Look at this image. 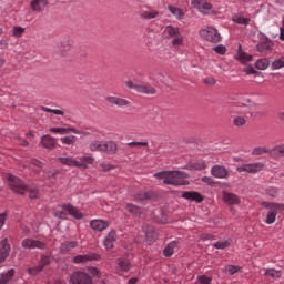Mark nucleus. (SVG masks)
I'll list each match as a JSON object with an SVG mask.
<instances>
[{"mask_svg":"<svg viewBox=\"0 0 284 284\" xmlns=\"http://www.w3.org/2000/svg\"><path fill=\"white\" fill-rule=\"evenodd\" d=\"M100 170L102 172H110V170H114V166H112L110 164L102 163V164H100Z\"/></svg>","mask_w":284,"mask_h":284,"instance_id":"57","label":"nucleus"},{"mask_svg":"<svg viewBox=\"0 0 284 284\" xmlns=\"http://www.w3.org/2000/svg\"><path fill=\"white\" fill-rule=\"evenodd\" d=\"M144 234L148 243H154V241H156V231H154L153 226H146L144 229Z\"/></svg>","mask_w":284,"mask_h":284,"instance_id":"28","label":"nucleus"},{"mask_svg":"<svg viewBox=\"0 0 284 284\" xmlns=\"http://www.w3.org/2000/svg\"><path fill=\"white\" fill-rule=\"evenodd\" d=\"M176 250H179V243H176V241L170 242L163 250V254L164 256H172V254H174V252H176Z\"/></svg>","mask_w":284,"mask_h":284,"instance_id":"29","label":"nucleus"},{"mask_svg":"<svg viewBox=\"0 0 284 284\" xmlns=\"http://www.w3.org/2000/svg\"><path fill=\"white\" fill-rule=\"evenodd\" d=\"M148 199H150V194L149 193L140 192L136 195H134V201H145Z\"/></svg>","mask_w":284,"mask_h":284,"instance_id":"53","label":"nucleus"},{"mask_svg":"<svg viewBox=\"0 0 284 284\" xmlns=\"http://www.w3.org/2000/svg\"><path fill=\"white\" fill-rule=\"evenodd\" d=\"M256 70H267L270 68V60L267 58L258 59L255 62Z\"/></svg>","mask_w":284,"mask_h":284,"instance_id":"36","label":"nucleus"},{"mask_svg":"<svg viewBox=\"0 0 284 284\" xmlns=\"http://www.w3.org/2000/svg\"><path fill=\"white\" fill-rule=\"evenodd\" d=\"M211 174L215 179H227V176H230V172L223 165H214L211 169Z\"/></svg>","mask_w":284,"mask_h":284,"instance_id":"16","label":"nucleus"},{"mask_svg":"<svg viewBox=\"0 0 284 284\" xmlns=\"http://www.w3.org/2000/svg\"><path fill=\"white\" fill-rule=\"evenodd\" d=\"M182 199L186 201H195V203L203 202V195L196 191H185L182 193Z\"/></svg>","mask_w":284,"mask_h":284,"instance_id":"18","label":"nucleus"},{"mask_svg":"<svg viewBox=\"0 0 284 284\" xmlns=\"http://www.w3.org/2000/svg\"><path fill=\"white\" fill-rule=\"evenodd\" d=\"M103 148H104V142L99 140H94L89 144V150L91 152H103Z\"/></svg>","mask_w":284,"mask_h":284,"instance_id":"31","label":"nucleus"},{"mask_svg":"<svg viewBox=\"0 0 284 284\" xmlns=\"http://www.w3.org/2000/svg\"><path fill=\"white\" fill-rule=\"evenodd\" d=\"M143 146V148H146L148 145V142H130L128 143V146L129 148H139V146Z\"/></svg>","mask_w":284,"mask_h":284,"instance_id":"55","label":"nucleus"},{"mask_svg":"<svg viewBox=\"0 0 284 284\" xmlns=\"http://www.w3.org/2000/svg\"><path fill=\"white\" fill-rule=\"evenodd\" d=\"M265 169V164L263 162H256L251 164H242L237 166V172H247L248 174H256L258 172H262V170Z\"/></svg>","mask_w":284,"mask_h":284,"instance_id":"10","label":"nucleus"},{"mask_svg":"<svg viewBox=\"0 0 284 284\" xmlns=\"http://www.w3.org/2000/svg\"><path fill=\"white\" fill-rule=\"evenodd\" d=\"M155 179H162L166 185H189L187 174L181 171H162L154 174Z\"/></svg>","mask_w":284,"mask_h":284,"instance_id":"1","label":"nucleus"},{"mask_svg":"<svg viewBox=\"0 0 284 284\" xmlns=\"http://www.w3.org/2000/svg\"><path fill=\"white\" fill-rule=\"evenodd\" d=\"M266 194L268 196H272L273 199H276V196H278V189H276L275 186H268L266 189Z\"/></svg>","mask_w":284,"mask_h":284,"instance_id":"50","label":"nucleus"},{"mask_svg":"<svg viewBox=\"0 0 284 284\" xmlns=\"http://www.w3.org/2000/svg\"><path fill=\"white\" fill-rule=\"evenodd\" d=\"M231 245H232V239H226V240L215 242L213 244V247H215V250H227V247H230Z\"/></svg>","mask_w":284,"mask_h":284,"instance_id":"35","label":"nucleus"},{"mask_svg":"<svg viewBox=\"0 0 284 284\" xmlns=\"http://www.w3.org/2000/svg\"><path fill=\"white\" fill-rule=\"evenodd\" d=\"M239 270H241V267H239V266H234V265L226 266V272H229V274H231V276H234V274H236V272H239Z\"/></svg>","mask_w":284,"mask_h":284,"instance_id":"54","label":"nucleus"},{"mask_svg":"<svg viewBox=\"0 0 284 284\" xmlns=\"http://www.w3.org/2000/svg\"><path fill=\"white\" fill-rule=\"evenodd\" d=\"M187 170H205V168H207V164H205V161L200 160L197 162H191L190 164H187Z\"/></svg>","mask_w":284,"mask_h":284,"instance_id":"34","label":"nucleus"},{"mask_svg":"<svg viewBox=\"0 0 284 284\" xmlns=\"http://www.w3.org/2000/svg\"><path fill=\"white\" fill-rule=\"evenodd\" d=\"M271 65L272 70H281V68H284V57L275 59Z\"/></svg>","mask_w":284,"mask_h":284,"instance_id":"44","label":"nucleus"},{"mask_svg":"<svg viewBox=\"0 0 284 284\" xmlns=\"http://www.w3.org/2000/svg\"><path fill=\"white\" fill-rule=\"evenodd\" d=\"M41 143L47 150H54L57 148V140L48 134L41 138Z\"/></svg>","mask_w":284,"mask_h":284,"instance_id":"21","label":"nucleus"},{"mask_svg":"<svg viewBox=\"0 0 284 284\" xmlns=\"http://www.w3.org/2000/svg\"><path fill=\"white\" fill-rule=\"evenodd\" d=\"M114 243H116V232L111 231L105 236V239L103 241V245H104L105 250H112V247H114Z\"/></svg>","mask_w":284,"mask_h":284,"instance_id":"20","label":"nucleus"},{"mask_svg":"<svg viewBox=\"0 0 284 284\" xmlns=\"http://www.w3.org/2000/svg\"><path fill=\"white\" fill-rule=\"evenodd\" d=\"M140 17H141V19H145L146 21H150V20L156 19V17H159V11H156L154 9L141 10Z\"/></svg>","mask_w":284,"mask_h":284,"instance_id":"26","label":"nucleus"},{"mask_svg":"<svg viewBox=\"0 0 284 284\" xmlns=\"http://www.w3.org/2000/svg\"><path fill=\"white\" fill-rule=\"evenodd\" d=\"M61 143L64 145H74L77 143V136L74 135H69L60 139Z\"/></svg>","mask_w":284,"mask_h":284,"instance_id":"45","label":"nucleus"},{"mask_svg":"<svg viewBox=\"0 0 284 284\" xmlns=\"http://www.w3.org/2000/svg\"><path fill=\"white\" fill-rule=\"evenodd\" d=\"M126 88L130 90H135V92H140L141 94H156V89L150 84H134L132 81L125 82Z\"/></svg>","mask_w":284,"mask_h":284,"instance_id":"7","label":"nucleus"},{"mask_svg":"<svg viewBox=\"0 0 284 284\" xmlns=\"http://www.w3.org/2000/svg\"><path fill=\"white\" fill-rule=\"evenodd\" d=\"M10 243L8 239L0 241V263H6V258L10 256Z\"/></svg>","mask_w":284,"mask_h":284,"instance_id":"15","label":"nucleus"},{"mask_svg":"<svg viewBox=\"0 0 284 284\" xmlns=\"http://www.w3.org/2000/svg\"><path fill=\"white\" fill-rule=\"evenodd\" d=\"M270 150H267V148L265 146H256L253 151H252V156H263V154H268Z\"/></svg>","mask_w":284,"mask_h":284,"instance_id":"40","label":"nucleus"},{"mask_svg":"<svg viewBox=\"0 0 284 284\" xmlns=\"http://www.w3.org/2000/svg\"><path fill=\"white\" fill-rule=\"evenodd\" d=\"M72 284H93L92 277L83 271H77L70 276Z\"/></svg>","mask_w":284,"mask_h":284,"instance_id":"9","label":"nucleus"},{"mask_svg":"<svg viewBox=\"0 0 284 284\" xmlns=\"http://www.w3.org/2000/svg\"><path fill=\"white\" fill-rule=\"evenodd\" d=\"M90 227L95 232H103V230H108V227H110V222L105 220H93L90 222Z\"/></svg>","mask_w":284,"mask_h":284,"instance_id":"17","label":"nucleus"},{"mask_svg":"<svg viewBox=\"0 0 284 284\" xmlns=\"http://www.w3.org/2000/svg\"><path fill=\"white\" fill-rule=\"evenodd\" d=\"M178 34H181V31L179 30V28L173 26H166L163 31V37L165 39H174Z\"/></svg>","mask_w":284,"mask_h":284,"instance_id":"24","label":"nucleus"},{"mask_svg":"<svg viewBox=\"0 0 284 284\" xmlns=\"http://www.w3.org/2000/svg\"><path fill=\"white\" fill-rule=\"evenodd\" d=\"M183 42H184L183 34L178 33V34L173 38V40H172V45H173V48H181V45H183Z\"/></svg>","mask_w":284,"mask_h":284,"instance_id":"43","label":"nucleus"},{"mask_svg":"<svg viewBox=\"0 0 284 284\" xmlns=\"http://www.w3.org/2000/svg\"><path fill=\"white\" fill-rule=\"evenodd\" d=\"M105 101L111 105H118V108H125L130 105V101L118 97H106Z\"/></svg>","mask_w":284,"mask_h":284,"instance_id":"19","label":"nucleus"},{"mask_svg":"<svg viewBox=\"0 0 284 284\" xmlns=\"http://www.w3.org/2000/svg\"><path fill=\"white\" fill-rule=\"evenodd\" d=\"M202 182L206 183V185H213L214 184V180L212 178H209V176L202 178Z\"/></svg>","mask_w":284,"mask_h":284,"instance_id":"60","label":"nucleus"},{"mask_svg":"<svg viewBox=\"0 0 284 284\" xmlns=\"http://www.w3.org/2000/svg\"><path fill=\"white\" fill-rule=\"evenodd\" d=\"M118 267L119 270H121V272H130V270L132 268V265L130 264V262L120 258L118 260Z\"/></svg>","mask_w":284,"mask_h":284,"instance_id":"38","label":"nucleus"},{"mask_svg":"<svg viewBox=\"0 0 284 284\" xmlns=\"http://www.w3.org/2000/svg\"><path fill=\"white\" fill-rule=\"evenodd\" d=\"M49 132H52L53 134H60L61 136L70 134V132H73V134H79V131H77L74 128H51L49 129Z\"/></svg>","mask_w":284,"mask_h":284,"instance_id":"25","label":"nucleus"},{"mask_svg":"<svg viewBox=\"0 0 284 284\" xmlns=\"http://www.w3.org/2000/svg\"><path fill=\"white\" fill-rule=\"evenodd\" d=\"M245 123H247V116L236 115L233 118V125H235V128H243Z\"/></svg>","mask_w":284,"mask_h":284,"instance_id":"37","label":"nucleus"},{"mask_svg":"<svg viewBox=\"0 0 284 284\" xmlns=\"http://www.w3.org/2000/svg\"><path fill=\"white\" fill-rule=\"evenodd\" d=\"M23 32H26V28H23V27H14L12 30V34L17 39L21 38Z\"/></svg>","mask_w":284,"mask_h":284,"instance_id":"47","label":"nucleus"},{"mask_svg":"<svg viewBox=\"0 0 284 284\" xmlns=\"http://www.w3.org/2000/svg\"><path fill=\"white\" fill-rule=\"evenodd\" d=\"M99 258H101V256L97 253H87L83 255L74 256L73 263H75L77 265L85 264V263H90L91 261H99Z\"/></svg>","mask_w":284,"mask_h":284,"instance_id":"11","label":"nucleus"},{"mask_svg":"<svg viewBox=\"0 0 284 284\" xmlns=\"http://www.w3.org/2000/svg\"><path fill=\"white\" fill-rule=\"evenodd\" d=\"M272 152L274 156H284V144L275 146Z\"/></svg>","mask_w":284,"mask_h":284,"instance_id":"48","label":"nucleus"},{"mask_svg":"<svg viewBox=\"0 0 284 284\" xmlns=\"http://www.w3.org/2000/svg\"><path fill=\"white\" fill-rule=\"evenodd\" d=\"M48 2L45 0H33L31 1V8L34 12H41L45 9Z\"/></svg>","mask_w":284,"mask_h":284,"instance_id":"30","label":"nucleus"},{"mask_svg":"<svg viewBox=\"0 0 284 284\" xmlns=\"http://www.w3.org/2000/svg\"><path fill=\"white\" fill-rule=\"evenodd\" d=\"M244 72H246V74H256V69H254L252 65H248L244 68Z\"/></svg>","mask_w":284,"mask_h":284,"instance_id":"59","label":"nucleus"},{"mask_svg":"<svg viewBox=\"0 0 284 284\" xmlns=\"http://www.w3.org/2000/svg\"><path fill=\"white\" fill-rule=\"evenodd\" d=\"M200 37L210 43H219L221 41V33L214 27H206L200 31Z\"/></svg>","mask_w":284,"mask_h":284,"instance_id":"6","label":"nucleus"},{"mask_svg":"<svg viewBox=\"0 0 284 284\" xmlns=\"http://www.w3.org/2000/svg\"><path fill=\"white\" fill-rule=\"evenodd\" d=\"M59 163L61 165H67L68 168H79L80 170H88L89 165L94 163V158L92 156H81L79 160L69 156V158H59Z\"/></svg>","mask_w":284,"mask_h":284,"instance_id":"3","label":"nucleus"},{"mask_svg":"<svg viewBox=\"0 0 284 284\" xmlns=\"http://www.w3.org/2000/svg\"><path fill=\"white\" fill-rule=\"evenodd\" d=\"M78 246H79V242L77 241H65L61 244V252H70Z\"/></svg>","mask_w":284,"mask_h":284,"instance_id":"32","label":"nucleus"},{"mask_svg":"<svg viewBox=\"0 0 284 284\" xmlns=\"http://www.w3.org/2000/svg\"><path fill=\"white\" fill-rule=\"evenodd\" d=\"M261 274H264V276H271V278H281L282 276L281 271H276L274 268H262Z\"/></svg>","mask_w":284,"mask_h":284,"instance_id":"33","label":"nucleus"},{"mask_svg":"<svg viewBox=\"0 0 284 284\" xmlns=\"http://www.w3.org/2000/svg\"><path fill=\"white\" fill-rule=\"evenodd\" d=\"M7 181L9 183V187L16 194H29V199H37L39 196V190L37 189H29L21 179L9 174L7 176Z\"/></svg>","mask_w":284,"mask_h":284,"instance_id":"2","label":"nucleus"},{"mask_svg":"<svg viewBox=\"0 0 284 284\" xmlns=\"http://www.w3.org/2000/svg\"><path fill=\"white\" fill-rule=\"evenodd\" d=\"M31 165H34L36 168H43V163L39 160H31Z\"/></svg>","mask_w":284,"mask_h":284,"instance_id":"62","label":"nucleus"},{"mask_svg":"<svg viewBox=\"0 0 284 284\" xmlns=\"http://www.w3.org/2000/svg\"><path fill=\"white\" fill-rule=\"evenodd\" d=\"M224 202L227 203V205H239L241 203V200L239 199V195L230 192L223 193Z\"/></svg>","mask_w":284,"mask_h":284,"instance_id":"22","label":"nucleus"},{"mask_svg":"<svg viewBox=\"0 0 284 284\" xmlns=\"http://www.w3.org/2000/svg\"><path fill=\"white\" fill-rule=\"evenodd\" d=\"M204 83H205V85H215L216 80L213 77H209V78L204 79Z\"/></svg>","mask_w":284,"mask_h":284,"instance_id":"58","label":"nucleus"},{"mask_svg":"<svg viewBox=\"0 0 284 284\" xmlns=\"http://www.w3.org/2000/svg\"><path fill=\"white\" fill-rule=\"evenodd\" d=\"M235 112L237 114H250V106L248 105H242V106H236Z\"/></svg>","mask_w":284,"mask_h":284,"instance_id":"51","label":"nucleus"},{"mask_svg":"<svg viewBox=\"0 0 284 284\" xmlns=\"http://www.w3.org/2000/svg\"><path fill=\"white\" fill-rule=\"evenodd\" d=\"M21 245L24 250H48V243L41 240L24 239Z\"/></svg>","mask_w":284,"mask_h":284,"instance_id":"8","label":"nucleus"},{"mask_svg":"<svg viewBox=\"0 0 284 284\" xmlns=\"http://www.w3.org/2000/svg\"><path fill=\"white\" fill-rule=\"evenodd\" d=\"M48 265H50V256H42L38 266L28 268V274L34 276L39 274V272H43V268L48 267Z\"/></svg>","mask_w":284,"mask_h":284,"instance_id":"13","label":"nucleus"},{"mask_svg":"<svg viewBox=\"0 0 284 284\" xmlns=\"http://www.w3.org/2000/svg\"><path fill=\"white\" fill-rule=\"evenodd\" d=\"M193 8H196L202 14H207L212 10V3L205 0H192Z\"/></svg>","mask_w":284,"mask_h":284,"instance_id":"14","label":"nucleus"},{"mask_svg":"<svg viewBox=\"0 0 284 284\" xmlns=\"http://www.w3.org/2000/svg\"><path fill=\"white\" fill-rule=\"evenodd\" d=\"M41 110H42V112H49L51 114H55V116H63V114H65V112H63L59 109H50L47 106H42Z\"/></svg>","mask_w":284,"mask_h":284,"instance_id":"46","label":"nucleus"},{"mask_svg":"<svg viewBox=\"0 0 284 284\" xmlns=\"http://www.w3.org/2000/svg\"><path fill=\"white\" fill-rule=\"evenodd\" d=\"M125 210H128V212H130V214H133L134 216H139V214H141V207L132 203H128L125 205Z\"/></svg>","mask_w":284,"mask_h":284,"instance_id":"39","label":"nucleus"},{"mask_svg":"<svg viewBox=\"0 0 284 284\" xmlns=\"http://www.w3.org/2000/svg\"><path fill=\"white\" fill-rule=\"evenodd\" d=\"M262 207L267 210L265 220L266 225L276 223V216H278V212H284V204L281 203L262 202Z\"/></svg>","mask_w":284,"mask_h":284,"instance_id":"4","label":"nucleus"},{"mask_svg":"<svg viewBox=\"0 0 284 284\" xmlns=\"http://www.w3.org/2000/svg\"><path fill=\"white\" fill-rule=\"evenodd\" d=\"M8 48V41L7 40H0V50H6Z\"/></svg>","mask_w":284,"mask_h":284,"instance_id":"64","label":"nucleus"},{"mask_svg":"<svg viewBox=\"0 0 284 284\" xmlns=\"http://www.w3.org/2000/svg\"><path fill=\"white\" fill-rule=\"evenodd\" d=\"M214 52H216V54H225L226 49L223 44H220L215 48H213Z\"/></svg>","mask_w":284,"mask_h":284,"instance_id":"56","label":"nucleus"},{"mask_svg":"<svg viewBox=\"0 0 284 284\" xmlns=\"http://www.w3.org/2000/svg\"><path fill=\"white\" fill-rule=\"evenodd\" d=\"M118 150H119V145H116V142L114 141L104 142L103 152H106V154H116Z\"/></svg>","mask_w":284,"mask_h":284,"instance_id":"27","label":"nucleus"},{"mask_svg":"<svg viewBox=\"0 0 284 284\" xmlns=\"http://www.w3.org/2000/svg\"><path fill=\"white\" fill-rule=\"evenodd\" d=\"M90 274H92L93 276H99V268L97 267H90L89 268Z\"/></svg>","mask_w":284,"mask_h":284,"instance_id":"63","label":"nucleus"},{"mask_svg":"<svg viewBox=\"0 0 284 284\" xmlns=\"http://www.w3.org/2000/svg\"><path fill=\"white\" fill-rule=\"evenodd\" d=\"M232 21L234 23H239V26H247V24H250V19L241 17V16H233Z\"/></svg>","mask_w":284,"mask_h":284,"instance_id":"42","label":"nucleus"},{"mask_svg":"<svg viewBox=\"0 0 284 284\" xmlns=\"http://www.w3.org/2000/svg\"><path fill=\"white\" fill-rule=\"evenodd\" d=\"M169 12L176 17V19H182L183 18V11L180 8H176L174 6H169L168 7Z\"/></svg>","mask_w":284,"mask_h":284,"instance_id":"41","label":"nucleus"},{"mask_svg":"<svg viewBox=\"0 0 284 284\" xmlns=\"http://www.w3.org/2000/svg\"><path fill=\"white\" fill-rule=\"evenodd\" d=\"M210 283H212L211 277H207L205 275H201V276L197 277L196 284H210Z\"/></svg>","mask_w":284,"mask_h":284,"instance_id":"52","label":"nucleus"},{"mask_svg":"<svg viewBox=\"0 0 284 284\" xmlns=\"http://www.w3.org/2000/svg\"><path fill=\"white\" fill-rule=\"evenodd\" d=\"M65 212L78 221H81V219H83V213H81L79 209H77L72 204L62 205V211H55L54 216H57V219H65Z\"/></svg>","mask_w":284,"mask_h":284,"instance_id":"5","label":"nucleus"},{"mask_svg":"<svg viewBox=\"0 0 284 284\" xmlns=\"http://www.w3.org/2000/svg\"><path fill=\"white\" fill-rule=\"evenodd\" d=\"M257 52H261L262 54H270L272 50H274V42L272 40L265 38L256 45Z\"/></svg>","mask_w":284,"mask_h":284,"instance_id":"12","label":"nucleus"},{"mask_svg":"<svg viewBox=\"0 0 284 284\" xmlns=\"http://www.w3.org/2000/svg\"><path fill=\"white\" fill-rule=\"evenodd\" d=\"M14 274H16L14 268H11V270L2 273L0 276V284H14L12 282V278H14Z\"/></svg>","mask_w":284,"mask_h":284,"instance_id":"23","label":"nucleus"},{"mask_svg":"<svg viewBox=\"0 0 284 284\" xmlns=\"http://www.w3.org/2000/svg\"><path fill=\"white\" fill-rule=\"evenodd\" d=\"M239 59H240L241 63H250V61H252V55H250L247 53L240 52Z\"/></svg>","mask_w":284,"mask_h":284,"instance_id":"49","label":"nucleus"},{"mask_svg":"<svg viewBox=\"0 0 284 284\" xmlns=\"http://www.w3.org/2000/svg\"><path fill=\"white\" fill-rule=\"evenodd\" d=\"M6 225V213L0 214V230Z\"/></svg>","mask_w":284,"mask_h":284,"instance_id":"61","label":"nucleus"}]
</instances>
